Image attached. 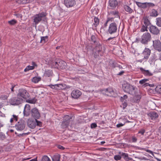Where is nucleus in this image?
Instances as JSON below:
<instances>
[{"mask_svg":"<svg viewBox=\"0 0 161 161\" xmlns=\"http://www.w3.org/2000/svg\"><path fill=\"white\" fill-rule=\"evenodd\" d=\"M91 39L92 41L94 43H95L97 42V38L96 36L94 35H92L91 37Z\"/></svg>","mask_w":161,"mask_h":161,"instance_id":"nucleus-48","label":"nucleus"},{"mask_svg":"<svg viewBox=\"0 0 161 161\" xmlns=\"http://www.w3.org/2000/svg\"><path fill=\"white\" fill-rule=\"evenodd\" d=\"M47 14L46 12H42L36 14L34 16V22L35 25H37L42 19L43 18H46Z\"/></svg>","mask_w":161,"mask_h":161,"instance_id":"nucleus-5","label":"nucleus"},{"mask_svg":"<svg viewBox=\"0 0 161 161\" xmlns=\"http://www.w3.org/2000/svg\"><path fill=\"white\" fill-rule=\"evenodd\" d=\"M27 125L28 127L32 129L35 128L36 126V122L35 120L31 119H29L27 122Z\"/></svg>","mask_w":161,"mask_h":161,"instance_id":"nucleus-20","label":"nucleus"},{"mask_svg":"<svg viewBox=\"0 0 161 161\" xmlns=\"http://www.w3.org/2000/svg\"><path fill=\"white\" fill-rule=\"evenodd\" d=\"M34 69L35 68L34 66L29 65L27 66V67L25 69L24 71L25 72H26L30 70H32Z\"/></svg>","mask_w":161,"mask_h":161,"instance_id":"nucleus-43","label":"nucleus"},{"mask_svg":"<svg viewBox=\"0 0 161 161\" xmlns=\"http://www.w3.org/2000/svg\"><path fill=\"white\" fill-rule=\"evenodd\" d=\"M151 53V50L149 48L145 47L142 53V54L143 55V59L147 60L149 57Z\"/></svg>","mask_w":161,"mask_h":161,"instance_id":"nucleus-14","label":"nucleus"},{"mask_svg":"<svg viewBox=\"0 0 161 161\" xmlns=\"http://www.w3.org/2000/svg\"><path fill=\"white\" fill-rule=\"evenodd\" d=\"M132 142H136L137 139L135 136H132L131 137Z\"/></svg>","mask_w":161,"mask_h":161,"instance_id":"nucleus-57","label":"nucleus"},{"mask_svg":"<svg viewBox=\"0 0 161 161\" xmlns=\"http://www.w3.org/2000/svg\"><path fill=\"white\" fill-rule=\"evenodd\" d=\"M15 1L17 3L20 4L26 3V2L25 0H15Z\"/></svg>","mask_w":161,"mask_h":161,"instance_id":"nucleus-49","label":"nucleus"},{"mask_svg":"<svg viewBox=\"0 0 161 161\" xmlns=\"http://www.w3.org/2000/svg\"><path fill=\"white\" fill-rule=\"evenodd\" d=\"M122 87L123 90L125 92L132 95L136 94L135 90L136 87L127 82L122 84Z\"/></svg>","mask_w":161,"mask_h":161,"instance_id":"nucleus-2","label":"nucleus"},{"mask_svg":"<svg viewBox=\"0 0 161 161\" xmlns=\"http://www.w3.org/2000/svg\"><path fill=\"white\" fill-rule=\"evenodd\" d=\"M114 18H108L107 21L108 22L109 21H113L114 20Z\"/></svg>","mask_w":161,"mask_h":161,"instance_id":"nucleus-63","label":"nucleus"},{"mask_svg":"<svg viewBox=\"0 0 161 161\" xmlns=\"http://www.w3.org/2000/svg\"><path fill=\"white\" fill-rule=\"evenodd\" d=\"M8 96L6 95H2L0 96V99L2 100H6L8 98Z\"/></svg>","mask_w":161,"mask_h":161,"instance_id":"nucleus-55","label":"nucleus"},{"mask_svg":"<svg viewBox=\"0 0 161 161\" xmlns=\"http://www.w3.org/2000/svg\"><path fill=\"white\" fill-rule=\"evenodd\" d=\"M61 156L58 153H56L52 157L53 161H60Z\"/></svg>","mask_w":161,"mask_h":161,"instance_id":"nucleus-29","label":"nucleus"},{"mask_svg":"<svg viewBox=\"0 0 161 161\" xmlns=\"http://www.w3.org/2000/svg\"><path fill=\"white\" fill-rule=\"evenodd\" d=\"M103 52H100L94 50V52L93 53V56L95 58H98L99 56H102Z\"/></svg>","mask_w":161,"mask_h":161,"instance_id":"nucleus-30","label":"nucleus"},{"mask_svg":"<svg viewBox=\"0 0 161 161\" xmlns=\"http://www.w3.org/2000/svg\"><path fill=\"white\" fill-rule=\"evenodd\" d=\"M122 103L123 108V109H125L127 105V100H125V101H124V102Z\"/></svg>","mask_w":161,"mask_h":161,"instance_id":"nucleus-54","label":"nucleus"},{"mask_svg":"<svg viewBox=\"0 0 161 161\" xmlns=\"http://www.w3.org/2000/svg\"><path fill=\"white\" fill-rule=\"evenodd\" d=\"M110 67L112 68H115L118 66V64L115 61L111 60L109 62Z\"/></svg>","mask_w":161,"mask_h":161,"instance_id":"nucleus-32","label":"nucleus"},{"mask_svg":"<svg viewBox=\"0 0 161 161\" xmlns=\"http://www.w3.org/2000/svg\"><path fill=\"white\" fill-rule=\"evenodd\" d=\"M41 77H34L32 79V81L35 83H38L39 81H41Z\"/></svg>","mask_w":161,"mask_h":161,"instance_id":"nucleus-37","label":"nucleus"},{"mask_svg":"<svg viewBox=\"0 0 161 161\" xmlns=\"http://www.w3.org/2000/svg\"><path fill=\"white\" fill-rule=\"evenodd\" d=\"M18 97H19L23 99H26L30 97L29 94L27 91L24 88L19 89L18 92L17 94Z\"/></svg>","mask_w":161,"mask_h":161,"instance_id":"nucleus-7","label":"nucleus"},{"mask_svg":"<svg viewBox=\"0 0 161 161\" xmlns=\"http://www.w3.org/2000/svg\"><path fill=\"white\" fill-rule=\"evenodd\" d=\"M158 15V11L155 9H152L149 13V16L152 17H156Z\"/></svg>","mask_w":161,"mask_h":161,"instance_id":"nucleus-24","label":"nucleus"},{"mask_svg":"<svg viewBox=\"0 0 161 161\" xmlns=\"http://www.w3.org/2000/svg\"><path fill=\"white\" fill-rule=\"evenodd\" d=\"M73 117L69 115H66L64 117L63 121L69 124L70 122L73 121Z\"/></svg>","mask_w":161,"mask_h":161,"instance_id":"nucleus-23","label":"nucleus"},{"mask_svg":"<svg viewBox=\"0 0 161 161\" xmlns=\"http://www.w3.org/2000/svg\"><path fill=\"white\" fill-rule=\"evenodd\" d=\"M118 2L117 0H109L108 6L113 9H115L118 5Z\"/></svg>","mask_w":161,"mask_h":161,"instance_id":"nucleus-17","label":"nucleus"},{"mask_svg":"<svg viewBox=\"0 0 161 161\" xmlns=\"http://www.w3.org/2000/svg\"><path fill=\"white\" fill-rule=\"evenodd\" d=\"M121 155L126 161H129L132 159V158L129 157L128 154L127 153H122Z\"/></svg>","mask_w":161,"mask_h":161,"instance_id":"nucleus-26","label":"nucleus"},{"mask_svg":"<svg viewBox=\"0 0 161 161\" xmlns=\"http://www.w3.org/2000/svg\"><path fill=\"white\" fill-rule=\"evenodd\" d=\"M157 56L156 54L154 53L152 54L150 58L149 62L150 64H151L157 60Z\"/></svg>","mask_w":161,"mask_h":161,"instance_id":"nucleus-28","label":"nucleus"},{"mask_svg":"<svg viewBox=\"0 0 161 161\" xmlns=\"http://www.w3.org/2000/svg\"><path fill=\"white\" fill-rule=\"evenodd\" d=\"M128 96L126 95H125L123 96V97H120V100L122 102H123L124 101L126 100V99L127 98Z\"/></svg>","mask_w":161,"mask_h":161,"instance_id":"nucleus-53","label":"nucleus"},{"mask_svg":"<svg viewBox=\"0 0 161 161\" xmlns=\"http://www.w3.org/2000/svg\"><path fill=\"white\" fill-rule=\"evenodd\" d=\"M148 81H149V80L148 79H143L141 80H140L139 81V83L141 84H144L146 83V82H147Z\"/></svg>","mask_w":161,"mask_h":161,"instance_id":"nucleus-52","label":"nucleus"},{"mask_svg":"<svg viewBox=\"0 0 161 161\" xmlns=\"http://www.w3.org/2000/svg\"><path fill=\"white\" fill-rule=\"evenodd\" d=\"M42 161H51V160L47 156L44 155L42 157Z\"/></svg>","mask_w":161,"mask_h":161,"instance_id":"nucleus-45","label":"nucleus"},{"mask_svg":"<svg viewBox=\"0 0 161 161\" xmlns=\"http://www.w3.org/2000/svg\"><path fill=\"white\" fill-rule=\"evenodd\" d=\"M35 120L36 122V126L37 125L40 127H42V123L41 122L37 120V119Z\"/></svg>","mask_w":161,"mask_h":161,"instance_id":"nucleus-50","label":"nucleus"},{"mask_svg":"<svg viewBox=\"0 0 161 161\" xmlns=\"http://www.w3.org/2000/svg\"><path fill=\"white\" fill-rule=\"evenodd\" d=\"M149 31L151 34L154 36L159 35L161 32L160 29H159L157 26L154 25H151L149 27Z\"/></svg>","mask_w":161,"mask_h":161,"instance_id":"nucleus-8","label":"nucleus"},{"mask_svg":"<svg viewBox=\"0 0 161 161\" xmlns=\"http://www.w3.org/2000/svg\"><path fill=\"white\" fill-rule=\"evenodd\" d=\"M152 46L155 50L159 52H161V42L159 39L153 41Z\"/></svg>","mask_w":161,"mask_h":161,"instance_id":"nucleus-10","label":"nucleus"},{"mask_svg":"<svg viewBox=\"0 0 161 161\" xmlns=\"http://www.w3.org/2000/svg\"><path fill=\"white\" fill-rule=\"evenodd\" d=\"M136 5H137V6L139 7H140V8H142V4H143V3H140V2H136Z\"/></svg>","mask_w":161,"mask_h":161,"instance_id":"nucleus-58","label":"nucleus"},{"mask_svg":"<svg viewBox=\"0 0 161 161\" xmlns=\"http://www.w3.org/2000/svg\"><path fill=\"white\" fill-rule=\"evenodd\" d=\"M155 90L157 93L161 95V85L157 86Z\"/></svg>","mask_w":161,"mask_h":161,"instance_id":"nucleus-38","label":"nucleus"},{"mask_svg":"<svg viewBox=\"0 0 161 161\" xmlns=\"http://www.w3.org/2000/svg\"><path fill=\"white\" fill-rule=\"evenodd\" d=\"M94 50L100 52H103L102 45L100 43L97 44Z\"/></svg>","mask_w":161,"mask_h":161,"instance_id":"nucleus-34","label":"nucleus"},{"mask_svg":"<svg viewBox=\"0 0 161 161\" xmlns=\"http://www.w3.org/2000/svg\"><path fill=\"white\" fill-rule=\"evenodd\" d=\"M91 126L92 129L95 128L97 126V125L95 123H92L91 124Z\"/></svg>","mask_w":161,"mask_h":161,"instance_id":"nucleus-59","label":"nucleus"},{"mask_svg":"<svg viewBox=\"0 0 161 161\" xmlns=\"http://www.w3.org/2000/svg\"><path fill=\"white\" fill-rule=\"evenodd\" d=\"M16 129L18 131H22L25 128V122L22 119H21L15 125Z\"/></svg>","mask_w":161,"mask_h":161,"instance_id":"nucleus-12","label":"nucleus"},{"mask_svg":"<svg viewBox=\"0 0 161 161\" xmlns=\"http://www.w3.org/2000/svg\"><path fill=\"white\" fill-rule=\"evenodd\" d=\"M94 23L93 24L95 27H96L99 24V19L97 17H95L94 19Z\"/></svg>","mask_w":161,"mask_h":161,"instance_id":"nucleus-40","label":"nucleus"},{"mask_svg":"<svg viewBox=\"0 0 161 161\" xmlns=\"http://www.w3.org/2000/svg\"><path fill=\"white\" fill-rule=\"evenodd\" d=\"M13 117L10 120V122L11 123H12L14 121V120L15 121H17L18 120V116L15 115H13Z\"/></svg>","mask_w":161,"mask_h":161,"instance_id":"nucleus-41","label":"nucleus"},{"mask_svg":"<svg viewBox=\"0 0 161 161\" xmlns=\"http://www.w3.org/2000/svg\"><path fill=\"white\" fill-rule=\"evenodd\" d=\"M119 154H121V152H119ZM122 158L121 156L119 155H116L114 156V159L116 161L119 160H120L121 158Z\"/></svg>","mask_w":161,"mask_h":161,"instance_id":"nucleus-46","label":"nucleus"},{"mask_svg":"<svg viewBox=\"0 0 161 161\" xmlns=\"http://www.w3.org/2000/svg\"><path fill=\"white\" fill-rule=\"evenodd\" d=\"M139 69L142 73L145 76H150L153 75V74L150 72L149 70H146L142 67H140Z\"/></svg>","mask_w":161,"mask_h":161,"instance_id":"nucleus-21","label":"nucleus"},{"mask_svg":"<svg viewBox=\"0 0 161 161\" xmlns=\"http://www.w3.org/2000/svg\"><path fill=\"white\" fill-rule=\"evenodd\" d=\"M152 39V36L149 32L148 31L143 33L140 39V42L145 45L148 44Z\"/></svg>","mask_w":161,"mask_h":161,"instance_id":"nucleus-4","label":"nucleus"},{"mask_svg":"<svg viewBox=\"0 0 161 161\" xmlns=\"http://www.w3.org/2000/svg\"><path fill=\"white\" fill-rule=\"evenodd\" d=\"M110 14L114 16L115 18H120L119 12L118 10H114L111 11Z\"/></svg>","mask_w":161,"mask_h":161,"instance_id":"nucleus-31","label":"nucleus"},{"mask_svg":"<svg viewBox=\"0 0 161 161\" xmlns=\"http://www.w3.org/2000/svg\"><path fill=\"white\" fill-rule=\"evenodd\" d=\"M26 102L27 103H32V104H35L36 103V102L37 101V99L35 98V97H34L32 99L29 100L28 99H26Z\"/></svg>","mask_w":161,"mask_h":161,"instance_id":"nucleus-36","label":"nucleus"},{"mask_svg":"<svg viewBox=\"0 0 161 161\" xmlns=\"http://www.w3.org/2000/svg\"><path fill=\"white\" fill-rule=\"evenodd\" d=\"M14 15L18 18H21L22 17L21 14H15Z\"/></svg>","mask_w":161,"mask_h":161,"instance_id":"nucleus-61","label":"nucleus"},{"mask_svg":"<svg viewBox=\"0 0 161 161\" xmlns=\"http://www.w3.org/2000/svg\"><path fill=\"white\" fill-rule=\"evenodd\" d=\"M148 17L147 16H144L143 17L142 20L144 24L141 27V31L142 32L145 31L147 32L149 30V27H150L151 25H153L150 20L148 19Z\"/></svg>","mask_w":161,"mask_h":161,"instance_id":"nucleus-3","label":"nucleus"},{"mask_svg":"<svg viewBox=\"0 0 161 161\" xmlns=\"http://www.w3.org/2000/svg\"><path fill=\"white\" fill-rule=\"evenodd\" d=\"M143 86H144V87H146L147 86H149L151 87H154L155 86V85L154 84H150L149 82H146V83L144 84L143 85Z\"/></svg>","mask_w":161,"mask_h":161,"instance_id":"nucleus-47","label":"nucleus"},{"mask_svg":"<svg viewBox=\"0 0 161 161\" xmlns=\"http://www.w3.org/2000/svg\"><path fill=\"white\" fill-rule=\"evenodd\" d=\"M147 114L149 118L153 120L156 119L158 117V114L154 111H151Z\"/></svg>","mask_w":161,"mask_h":161,"instance_id":"nucleus-16","label":"nucleus"},{"mask_svg":"<svg viewBox=\"0 0 161 161\" xmlns=\"http://www.w3.org/2000/svg\"><path fill=\"white\" fill-rule=\"evenodd\" d=\"M48 36H42L41 37V40L40 42L45 43L48 41Z\"/></svg>","mask_w":161,"mask_h":161,"instance_id":"nucleus-39","label":"nucleus"},{"mask_svg":"<svg viewBox=\"0 0 161 161\" xmlns=\"http://www.w3.org/2000/svg\"><path fill=\"white\" fill-rule=\"evenodd\" d=\"M69 125V124L67 123V122L66 123L65 121H63L62 122L61 126L62 128L63 129H65L68 127Z\"/></svg>","mask_w":161,"mask_h":161,"instance_id":"nucleus-42","label":"nucleus"},{"mask_svg":"<svg viewBox=\"0 0 161 161\" xmlns=\"http://www.w3.org/2000/svg\"><path fill=\"white\" fill-rule=\"evenodd\" d=\"M31 106L29 104H26L24 107L23 111L24 115L27 117L30 114Z\"/></svg>","mask_w":161,"mask_h":161,"instance_id":"nucleus-18","label":"nucleus"},{"mask_svg":"<svg viewBox=\"0 0 161 161\" xmlns=\"http://www.w3.org/2000/svg\"><path fill=\"white\" fill-rule=\"evenodd\" d=\"M24 100L19 97H14L11 98L9 100V103L13 105H18L22 104Z\"/></svg>","mask_w":161,"mask_h":161,"instance_id":"nucleus-6","label":"nucleus"},{"mask_svg":"<svg viewBox=\"0 0 161 161\" xmlns=\"http://www.w3.org/2000/svg\"><path fill=\"white\" fill-rule=\"evenodd\" d=\"M124 8L125 11L130 14H131L133 12V10L128 5H124Z\"/></svg>","mask_w":161,"mask_h":161,"instance_id":"nucleus-33","label":"nucleus"},{"mask_svg":"<svg viewBox=\"0 0 161 161\" xmlns=\"http://www.w3.org/2000/svg\"><path fill=\"white\" fill-rule=\"evenodd\" d=\"M52 68L59 69H65L67 67V64L64 61L59 59L53 60L50 63Z\"/></svg>","mask_w":161,"mask_h":161,"instance_id":"nucleus-1","label":"nucleus"},{"mask_svg":"<svg viewBox=\"0 0 161 161\" xmlns=\"http://www.w3.org/2000/svg\"><path fill=\"white\" fill-rule=\"evenodd\" d=\"M17 21L15 19H13L11 20L8 21V23L10 25H13L17 23Z\"/></svg>","mask_w":161,"mask_h":161,"instance_id":"nucleus-44","label":"nucleus"},{"mask_svg":"<svg viewBox=\"0 0 161 161\" xmlns=\"http://www.w3.org/2000/svg\"><path fill=\"white\" fill-rule=\"evenodd\" d=\"M53 73L52 70H46L44 74L45 77H50L52 76Z\"/></svg>","mask_w":161,"mask_h":161,"instance_id":"nucleus-25","label":"nucleus"},{"mask_svg":"<svg viewBox=\"0 0 161 161\" xmlns=\"http://www.w3.org/2000/svg\"><path fill=\"white\" fill-rule=\"evenodd\" d=\"M81 95V93L79 90H73L71 93V96L72 98L77 99Z\"/></svg>","mask_w":161,"mask_h":161,"instance_id":"nucleus-19","label":"nucleus"},{"mask_svg":"<svg viewBox=\"0 0 161 161\" xmlns=\"http://www.w3.org/2000/svg\"><path fill=\"white\" fill-rule=\"evenodd\" d=\"M57 91L62 90L65 88L63 84H59L53 85L50 84L47 86Z\"/></svg>","mask_w":161,"mask_h":161,"instance_id":"nucleus-13","label":"nucleus"},{"mask_svg":"<svg viewBox=\"0 0 161 161\" xmlns=\"http://www.w3.org/2000/svg\"><path fill=\"white\" fill-rule=\"evenodd\" d=\"M141 98V96L140 95H135L133 98V101L135 103H138L140 101Z\"/></svg>","mask_w":161,"mask_h":161,"instance_id":"nucleus-27","label":"nucleus"},{"mask_svg":"<svg viewBox=\"0 0 161 161\" xmlns=\"http://www.w3.org/2000/svg\"><path fill=\"white\" fill-rule=\"evenodd\" d=\"M156 25L159 27H161V17H159L156 19Z\"/></svg>","mask_w":161,"mask_h":161,"instance_id":"nucleus-35","label":"nucleus"},{"mask_svg":"<svg viewBox=\"0 0 161 161\" xmlns=\"http://www.w3.org/2000/svg\"><path fill=\"white\" fill-rule=\"evenodd\" d=\"M125 73V71L124 70H123V71H121L119 73L117 74V75H119V76H121V75H123Z\"/></svg>","mask_w":161,"mask_h":161,"instance_id":"nucleus-62","label":"nucleus"},{"mask_svg":"<svg viewBox=\"0 0 161 161\" xmlns=\"http://www.w3.org/2000/svg\"><path fill=\"white\" fill-rule=\"evenodd\" d=\"M6 138L5 134L2 132H0V139L3 140Z\"/></svg>","mask_w":161,"mask_h":161,"instance_id":"nucleus-51","label":"nucleus"},{"mask_svg":"<svg viewBox=\"0 0 161 161\" xmlns=\"http://www.w3.org/2000/svg\"><path fill=\"white\" fill-rule=\"evenodd\" d=\"M58 148L60 149L64 150L65 149V147L61 145H58L57 146Z\"/></svg>","mask_w":161,"mask_h":161,"instance_id":"nucleus-64","label":"nucleus"},{"mask_svg":"<svg viewBox=\"0 0 161 161\" xmlns=\"http://www.w3.org/2000/svg\"><path fill=\"white\" fill-rule=\"evenodd\" d=\"M64 3L67 8L74 7L76 4V1L75 0H64Z\"/></svg>","mask_w":161,"mask_h":161,"instance_id":"nucleus-15","label":"nucleus"},{"mask_svg":"<svg viewBox=\"0 0 161 161\" xmlns=\"http://www.w3.org/2000/svg\"><path fill=\"white\" fill-rule=\"evenodd\" d=\"M117 29L118 27L117 24L114 22H112L110 24L108 32L109 34H112L116 33L117 31Z\"/></svg>","mask_w":161,"mask_h":161,"instance_id":"nucleus-9","label":"nucleus"},{"mask_svg":"<svg viewBox=\"0 0 161 161\" xmlns=\"http://www.w3.org/2000/svg\"><path fill=\"white\" fill-rule=\"evenodd\" d=\"M30 114L35 119H39L41 117L39 110L36 108H34L31 110Z\"/></svg>","mask_w":161,"mask_h":161,"instance_id":"nucleus-11","label":"nucleus"},{"mask_svg":"<svg viewBox=\"0 0 161 161\" xmlns=\"http://www.w3.org/2000/svg\"><path fill=\"white\" fill-rule=\"evenodd\" d=\"M145 130L144 129H142L138 131V134H141L142 135H143L145 132Z\"/></svg>","mask_w":161,"mask_h":161,"instance_id":"nucleus-56","label":"nucleus"},{"mask_svg":"<svg viewBox=\"0 0 161 161\" xmlns=\"http://www.w3.org/2000/svg\"><path fill=\"white\" fill-rule=\"evenodd\" d=\"M105 91L106 92L111 93V92H113V91L111 88H107L105 89Z\"/></svg>","mask_w":161,"mask_h":161,"instance_id":"nucleus-60","label":"nucleus"},{"mask_svg":"<svg viewBox=\"0 0 161 161\" xmlns=\"http://www.w3.org/2000/svg\"><path fill=\"white\" fill-rule=\"evenodd\" d=\"M155 6V4L152 3L145 2L143 3L142 8L145 9L147 8H149L150 7H153Z\"/></svg>","mask_w":161,"mask_h":161,"instance_id":"nucleus-22","label":"nucleus"}]
</instances>
